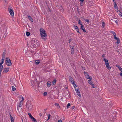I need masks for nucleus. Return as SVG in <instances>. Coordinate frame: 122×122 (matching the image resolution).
I'll return each mask as SVG.
<instances>
[{
	"instance_id": "f257e3e1",
	"label": "nucleus",
	"mask_w": 122,
	"mask_h": 122,
	"mask_svg": "<svg viewBox=\"0 0 122 122\" xmlns=\"http://www.w3.org/2000/svg\"><path fill=\"white\" fill-rule=\"evenodd\" d=\"M40 34L42 38L45 41L46 39V38L47 37L46 33V31L42 28H41L40 29Z\"/></svg>"
},
{
	"instance_id": "f03ea898",
	"label": "nucleus",
	"mask_w": 122,
	"mask_h": 122,
	"mask_svg": "<svg viewBox=\"0 0 122 122\" xmlns=\"http://www.w3.org/2000/svg\"><path fill=\"white\" fill-rule=\"evenodd\" d=\"M26 107L28 110H31L33 107L32 104L30 101H27L26 104Z\"/></svg>"
},
{
	"instance_id": "7ed1b4c3",
	"label": "nucleus",
	"mask_w": 122,
	"mask_h": 122,
	"mask_svg": "<svg viewBox=\"0 0 122 122\" xmlns=\"http://www.w3.org/2000/svg\"><path fill=\"white\" fill-rule=\"evenodd\" d=\"M5 62L6 64L8 66H10L12 65L11 60L9 57H7L6 58Z\"/></svg>"
},
{
	"instance_id": "20e7f679",
	"label": "nucleus",
	"mask_w": 122,
	"mask_h": 122,
	"mask_svg": "<svg viewBox=\"0 0 122 122\" xmlns=\"http://www.w3.org/2000/svg\"><path fill=\"white\" fill-rule=\"evenodd\" d=\"M11 8H12V7H11L10 8L9 7L8 8V10L11 15L12 16H14V12L12 9H11Z\"/></svg>"
},
{
	"instance_id": "39448f33",
	"label": "nucleus",
	"mask_w": 122,
	"mask_h": 122,
	"mask_svg": "<svg viewBox=\"0 0 122 122\" xmlns=\"http://www.w3.org/2000/svg\"><path fill=\"white\" fill-rule=\"evenodd\" d=\"M74 28L76 29V31L80 34H81V33L79 32V30L78 27L74 25Z\"/></svg>"
},
{
	"instance_id": "423d86ee",
	"label": "nucleus",
	"mask_w": 122,
	"mask_h": 122,
	"mask_svg": "<svg viewBox=\"0 0 122 122\" xmlns=\"http://www.w3.org/2000/svg\"><path fill=\"white\" fill-rule=\"evenodd\" d=\"M69 79L70 81H71V83H72L73 81V79L71 76H70L69 77Z\"/></svg>"
},
{
	"instance_id": "0eeeda50",
	"label": "nucleus",
	"mask_w": 122,
	"mask_h": 122,
	"mask_svg": "<svg viewBox=\"0 0 122 122\" xmlns=\"http://www.w3.org/2000/svg\"><path fill=\"white\" fill-rule=\"evenodd\" d=\"M27 16L28 17V18L29 19V20L32 22H33V20L31 17L29 15H27Z\"/></svg>"
},
{
	"instance_id": "6e6552de",
	"label": "nucleus",
	"mask_w": 122,
	"mask_h": 122,
	"mask_svg": "<svg viewBox=\"0 0 122 122\" xmlns=\"http://www.w3.org/2000/svg\"><path fill=\"white\" fill-rule=\"evenodd\" d=\"M4 70L3 71V72L4 73H5L7 72L9 70V68H4Z\"/></svg>"
},
{
	"instance_id": "1a4fd4ad",
	"label": "nucleus",
	"mask_w": 122,
	"mask_h": 122,
	"mask_svg": "<svg viewBox=\"0 0 122 122\" xmlns=\"http://www.w3.org/2000/svg\"><path fill=\"white\" fill-rule=\"evenodd\" d=\"M30 119H31L32 121L33 122H37L36 119H35V118H34L33 117H32Z\"/></svg>"
},
{
	"instance_id": "9d476101",
	"label": "nucleus",
	"mask_w": 122,
	"mask_h": 122,
	"mask_svg": "<svg viewBox=\"0 0 122 122\" xmlns=\"http://www.w3.org/2000/svg\"><path fill=\"white\" fill-rule=\"evenodd\" d=\"M36 41H35V42L34 43V44L33 46L34 47H36L38 46V45L37 44V42Z\"/></svg>"
},
{
	"instance_id": "9b49d317",
	"label": "nucleus",
	"mask_w": 122,
	"mask_h": 122,
	"mask_svg": "<svg viewBox=\"0 0 122 122\" xmlns=\"http://www.w3.org/2000/svg\"><path fill=\"white\" fill-rule=\"evenodd\" d=\"M51 82L50 81H48L46 83L48 87H50L51 85Z\"/></svg>"
},
{
	"instance_id": "f8f14e48",
	"label": "nucleus",
	"mask_w": 122,
	"mask_h": 122,
	"mask_svg": "<svg viewBox=\"0 0 122 122\" xmlns=\"http://www.w3.org/2000/svg\"><path fill=\"white\" fill-rule=\"evenodd\" d=\"M40 62V61L37 60H36L35 61V63L36 65H38V64H39Z\"/></svg>"
},
{
	"instance_id": "ddd939ff",
	"label": "nucleus",
	"mask_w": 122,
	"mask_h": 122,
	"mask_svg": "<svg viewBox=\"0 0 122 122\" xmlns=\"http://www.w3.org/2000/svg\"><path fill=\"white\" fill-rule=\"evenodd\" d=\"M5 50L4 51L3 53L2 54V58H5Z\"/></svg>"
},
{
	"instance_id": "4468645a",
	"label": "nucleus",
	"mask_w": 122,
	"mask_h": 122,
	"mask_svg": "<svg viewBox=\"0 0 122 122\" xmlns=\"http://www.w3.org/2000/svg\"><path fill=\"white\" fill-rule=\"evenodd\" d=\"M56 82V79H55L52 82V84L53 85L55 84Z\"/></svg>"
},
{
	"instance_id": "2eb2a0df",
	"label": "nucleus",
	"mask_w": 122,
	"mask_h": 122,
	"mask_svg": "<svg viewBox=\"0 0 122 122\" xmlns=\"http://www.w3.org/2000/svg\"><path fill=\"white\" fill-rule=\"evenodd\" d=\"M54 105H55V106H57V107L58 108H60V106H59V104L58 103H55L54 104Z\"/></svg>"
},
{
	"instance_id": "dca6fc26",
	"label": "nucleus",
	"mask_w": 122,
	"mask_h": 122,
	"mask_svg": "<svg viewBox=\"0 0 122 122\" xmlns=\"http://www.w3.org/2000/svg\"><path fill=\"white\" fill-rule=\"evenodd\" d=\"M88 82L89 83V84H90L91 85L92 84H93V83L92 81L90 80H88Z\"/></svg>"
},
{
	"instance_id": "f3484780",
	"label": "nucleus",
	"mask_w": 122,
	"mask_h": 122,
	"mask_svg": "<svg viewBox=\"0 0 122 122\" xmlns=\"http://www.w3.org/2000/svg\"><path fill=\"white\" fill-rule=\"evenodd\" d=\"M102 28H104L105 27V23L104 22H102Z\"/></svg>"
},
{
	"instance_id": "a211bd4d",
	"label": "nucleus",
	"mask_w": 122,
	"mask_h": 122,
	"mask_svg": "<svg viewBox=\"0 0 122 122\" xmlns=\"http://www.w3.org/2000/svg\"><path fill=\"white\" fill-rule=\"evenodd\" d=\"M26 34L27 36H29L30 35V33L29 32H27L26 33Z\"/></svg>"
},
{
	"instance_id": "6ab92c4d",
	"label": "nucleus",
	"mask_w": 122,
	"mask_h": 122,
	"mask_svg": "<svg viewBox=\"0 0 122 122\" xmlns=\"http://www.w3.org/2000/svg\"><path fill=\"white\" fill-rule=\"evenodd\" d=\"M28 114L29 115V117L30 118H31L33 116H32L31 115V113H30L28 112Z\"/></svg>"
},
{
	"instance_id": "aec40b11",
	"label": "nucleus",
	"mask_w": 122,
	"mask_h": 122,
	"mask_svg": "<svg viewBox=\"0 0 122 122\" xmlns=\"http://www.w3.org/2000/svg\"><path fill=\"white\" fill-rule=\"evenodd\" d=\"M35 41L34 40H33L31 41V43L32 46L34 44V43L35 42Z\"/></svg>"
},
{
	"instance_id": "412c9836",
	"label": "nucleus",
	"mask_w": 122,
	"mask_h": 122,
	"mask_svg": "<svg viewBox=\"0 0 122 122\" xmlns=\"http://www.w3.org/2000/svg\"><path fill=\"white\" fill-rule=\"evenodd\" d=\"M103 61L105 62V63H107L108 62V60L107 59H106L105 58H104L103 59Z\"/></svg>"
},
{
	"instance_id": "4be33fe9",
	"label": "nucleus",
	"mask_w": 122,
	"mask_h": 122,
	"mask_svg": "<svg viewBox=\"0 0 122 122\" xmlns=\"http://www.w3.org/2000/svg\"><path fill=\"white\" fill-rule=\"evenodd\" d=\"M114 8L117 9L116 8H118L117 6V4L115 2H114Z\"/></svg>"
},
{
	"instance_id": "5701e85b",
	"label": "nucleus",
	"mask_w": 122,
	"mask_h": 122,
	"mask_svg": "<svg viewBox=\"0 0 122 122\" xmlns=\"http://www.w3.org/2000/svg\"><path fill=\"white\" fill-rule=\"evenodd\" d=\"M81 25V26L80 27L81 29V30H82V29H83L84 28V26L82 24Z\"/></svg>"
},
{
	"instance_id": "b1692460",
	"label": "nucleus",
	"mask_w": 122,
	"mask_h": 122,
	"mask_svg": "<svg viewBox=\"0 0 122 122\" xmlns=\"http://www.w3.org/2000/svg\"><path fill=\"white\" fill-rule=\"evenodd\" d=\"M74 51H75L74 49H71V54L72 55H73L74 53Z\"/></svg>"
},
{
	"instance_id": "393cba45",
	"label": "nucleus",
	"mask_w": 122,
	"mask_h": 122,
	"mask_svg": "<svg viewBox=\"0 0 122 122\" xmlns=\"http://www.w3.org/2000/svg\"><path fill=\"white\" fill-rule=\"evenodd\" d=\"M117 12H118V11H119V12H120V13L119 14V15H120V16H122V13L118 9V8H117Z\"/></svg>"
},
{
	"instance_id": "a878e982",
	"label": "nucleus",
	"mask_w": 122,
	"mask_h": 122,
	"mask_svg": "<svg viewBox=\"0 0 122 122\" xmlns=\"http://www.w3.org/2000/svg\"><path fill=\"white\" fill-rule=\"evenodd\" d=\"M12 90L13 91H15V90H16V89L14 86H12Z\"/></svg>"
},
{
	"instance_id": "bb28decb",
	"label": "nucleus",
	"mask_w": 122,
	"mask_h": 122,
	"mask_svg": "<svg viewBox=\"0 0 122 122\" xmlns=\"http://www.w3.org/2000/svg\"><path fill=\"white\" fill-rule=\"evenodd\" d=\"M106 67H107V68L109 70H110L111 69V67L109 65H108V66H107Z\"/></svg>"
},
{
	"instance_id": "cd10ccee",
	"label": "nucleus",
	"mask_w": 122,
	"mask_h": 122,
	"mask_svg": "<svg viewBox=\"0 0 122 122\" xmlns=\"http://www.w3.org/2000/svg\"><path fill=\"white\" fill-rule=\"evenodd\" d=\"M87 78L88 79H90V80H92V77L91 76H88V77H87Z\"/></svg>"
},
{
	"instance_id": "c85d7f7f",
	"label": "nucleus",
	"mask_w": 122,
	"mask_h": 122,
	"mask_svg": "<svg viewBox=\"0 0 122 122\" xmlns=\"http://www.w3.org/2000/svg\"><path fill=\"white\" fill-rule=\"evenodd\" d=\"M77 95H78V96H79V97H81V95L80 94V92H78L77 93Z\"/></svg>"
},
{
	"instance_id": "c756f323",
	"label": "nucleus",
	"mask_w": 122,
	"mask_h": 122,
	"mask_svg": "<svg viewBox=\"0 0 122 122\" xmlns=\"http://www.w3.org/2000/svg\"><path fill=\"white\" fill-rule=\"evenodd\" d=\"M71 106V104L70 103H68L67 106L66 107L67 108V109L69 107V106Z\"/></svg>"
},
{
	"instance_id": "7c9ffc66",
	"label": "nucleus",
	"mask_w": 122,
	"mask_h": 122,
	"mask_svg": "<svg viewBox=\"0 0 122 122\" xmlns=\"http://www.w3.org/2000/svg\"><path fill=\"white\" fill-rule=\"evenodd\" d=\"M69 47L71 49H73L74 47L73 46H71L70 45H69Z\"/></svg>"
},
{
	"instance_id": "2f4dec72",
	"label": "nucleus",
	"mask_w": 122,
	"mask_h": 122,
	"mask_svg": "<svg viewBox=\"0 0 122 122\" xmlns=\"http://www.w3.org/2000/svg\"><path fill=\"white\" fill-rule=\"evenodd\" d=\"M76 91V93L78 92H80L79 90L78 89V88L77 89H76L75 90Z\"/></svg>"
},
{
	"instance_id": "473e14b6",
	"label": "nucleus",
	"mask_w": 122,
	"mask_h": 122,
	"mask_svg": "<svg viewBox=\"0 0 122 122\" xmlns=\"http://www.w3.org/2000/svg\"><path fill=\"white\" fill-rule=\"evenodd\" d=\"M117 44H119L120 42V40L119 39H118L117 40Z\"/></svg>"
},
{
	"instance_id": "72a5a7b5",
	"label": "nucleus",
	"mask_w": 122,
	"mask_h": 122,
	"mask_svg": "<svg viewBox=\"0 0 122 122\" xmlns=\"http://www.w3.org/2000/svg\"><path fill=\"white\" fill-rule=\"evenodd\" d=\"M116 67H117L119 69V68H120L121 67L120 66L117 64L116 65Z\"/></svg>"
},
{
	"instance_id": "f704fd0d",
	"label": "nucleus",
	"mask_w": 122,
	"mask_h": 122,
	"mask_svg": "<svg viewBox=\"0 0 122 122\" xmlns=\"http://www.w3.org/2000/svg\"><path fill=\"white\" fill-rule=\"evenodd\" d=\"M48 10L50 12H52V10H51L50 8L49 7H48Z\"/></svg>"
},
{
	"instance_id": "c9c22d12",
	"label": "nucleus",
	"mask_w": 122,
	"mask_h": 122,
	"mask_svg": "<svg viewBox=\"0 0 122 122\" xmlns=\"http://www.w3.org/2000/svg\"><path fill=\"white\" fill-rule=\"evenodd\" d=\"M81 20H79L78 22V23L80 25H81V24H82L81 23Z\"/></svg>"
},
{
	"instance_id": "e433bc0d",
	"label": "nucleus",
	"mask_w": 122,
	"mask_h": 122,
	"mask_svg": "<svg viewBox=\"0 0 122 122\" xmlns=\"http://www.w3.org/2000/svg\"><path fill=\"white\" fill-rule=\"evenodd\" d=\"M47 94V92H44L43 93V95L44 96H46Z\"/></svg>"
},
{
	"instance_id": "4c0bfd02",
	"label": "nucleus",
	"mask_w": 122,
	"mask_h": 122,
	"mask_svg": "<svg viewBox=\"0 0 122 122\" xmlns=\"http://www.w3.org/2000/svg\"><path fill=\"white\" fill-rule=\"evenodd\" d=\"M74 108H75V107L74 106H72L71 107V109H72L73 110H74Z\"/></svg>"
},
{
	"instance_id": "58836bf2",
	"label": "nucleus",
	"mask_w": 122,
	"mask_h": 122,
	"mask_svg": "<svg viewBox=\"0 0 122 122\" xmlns=\"http://www.w3.org/2000/svg\"><path fill=\"white\" fill-rule=\"evenodd\" d=\"M72 84H73V86H74V85H76L75 83V82L74 81H73L72 82Z\"/></svg>"
},
{
	"instance_id": "ea45409f",
	"label": "nucleus",
	"mask_w": 122,
	"mask_h": 122,
	"mask_svg": "<svg viewBox=\"0 0 122 122\" xmlns=\"http://www.w3.org/2000/svg\"><path fill=\"white\" fill-rule=\"evenodd\" d=\"M105 64H106V67L107 66H108V65H109V63L108 62H107L105 63Z\"/></svg>"
},
{
	"instance_id": "a19ab883",
	"label": "nucleus",
	"mask_w": 122,
	"mask_h": 122,
	"mask_svg": "<svg viewBox=\"0 0 122 122\" xmlns=\"http://www.w3.org/2000/svg\"><path fill=\"white\" fill-rule=\"evenodd\" d=\"M21 103H19V105H18V106L19 107H20L21 106Z\"/></svg>"
},
{
	"instance_id": "79ce46f5",
	"label": "nucleus",
	"mask_w": 122,
	"mask_h": 122,
	"mask_svg": "<svg viewBox=\"0 0 122 122\" xmlns=\"http://www.w3.org/2000/svg\"><path fill=\"white\" fill-rule=\"evenodd\" d=\"M50 116H51V115L50 114H49L48 115V118L49 119H50Z\"/></svg>"
},
{
	"instance_id": "37998d69",
	"label": "nucleus",
	"mask_w": 122,
	"mask_h": 122,
	"mask_svg": "<svg viewBox=\"0 0 122 122\" xmlns=\"http://www.w3.org/2000/svg\"><path fill=\"white\" fill-rule=\"evenodd\" d=\"M114 39L116 40H117L119 39L117 37H114Z\"/></svg>"
},
{
	"instance_id": "c03bdc74",
	"label": "nucleus",
	"mask_w": 122,
	"mask_h": 122,
	"mask_svg": "<svg viewBox=\"0 0 122 122\" xmlns=\"http://www.w3.org/2000/svg\"><path fill=\"white\" fill-rule=\"evenodd\" d=\"M72 40V39H70L69 40V43H70V42Z\"/></svg>"
},
{
	"instance_id": "a18cd8bd",
	"label": "nucleus",
	"mask_w": 122,
	"mask_h": 122,
	"mask_svg": "<svg viewBox=\"0 0 122 122\" xmlns=\"http://www.w3.org/2000/svg\"><path fill=\"white\" fill-rule=\"evenodd\" d=\"M10 120L11 121V122H14V120L13 118H11Z\"/></svg>"
},
{
	"instance_id": "49530a36",
	"label": "nucleus",
	"mask_w": 122,
	"mask_h": 122,
	"mask_svg": "<svg viewBox=\"0 0 122 122\" xmlns=\"http://www.w3.org/2000/svg\"><path fill=\"white\" fill-rule=\"evenodd\" d=\"M85 21L86 22H87V23H88L89 21V20L87 19H86L85 20Z\"/></svg>"
},
{
	"instance_id": "de8ad7c7",
	"label": "nucleus",
	"mask_w": 122,
	"mask_h": 122,
	"mask_svg": "<svg viewBox=\"0 0 122 122\" xmlns=\"http://www.w3.org/2000/svg\"><path fill=\"white\" fill-rule=\"evenodd\" d=\"M91 85L92 86L93 88H95L94 85L93 83V84H92Z\"/></svg>"
},
{
	"instance_id": "09e8293b",
	"label": "nucleus",
	"mask_w": 122,
	"mask_h": 122,
	"mask_svg": "<svg viewBox=\"0 0 122 122\" xmlns=\"http://www.w3.org/2000/svg\"><path fill=\"white\" fill-rule=\"evenodd\" d=\"M119 70L120 71L122 72V68L121 67L120 68H119Z\"/></svg>"
},
{
	"instance_id": "8fccbe9b",
	"label": "nucleus",
	"mask_w": 122,
	"mask_h": 122,
	"mask_svg": "<svg viewBox=\"0 0 122 122\" xmlns=\"http://www.w3.org/2000/svg\"><path fill=\"white\" fill-rule=\"evenodd\" d=\"M4 59L5 58H2V59L1 60V61H2L3 62H4Z\"/></svg>"
},
{
	"instance_id": "3c124183",
	"label": "nucleus",
	"mask_w": 122,
	"mask_h": 122,
	"mask_svg": "<svg viewBox=\"0 0 122 122\" xmlns=\"http://www.w3.org/2000/svg\"><path fill=\"white\" fill-rule=\"evenodd\" d=\"M82 30H83V31L84 32H86V31L85 30V29L84 28L82 29Z\"/></svg>"
},
{
	"instance_id": "603ef678",
	"label": "nucleus",
	"mask_w": 122,
	"mask_h": 122,
	"mask_svg": "<svg viewBox=\"0 0 122 122\" xmlns=\"http://www.w3.org/2000/svg\"><path fill=\"white\" fill-rule=\"evenodd\" d=\"M119 74H120V76H122V72H120L119 73Z\"/></svg>"
},
{
	"instance_id": "864d4df0",
	"label": "nucleus",
	"mask_w": 122,
	"mask_h": 122,
	"mask_svg": "<svg viewBox=\"0 0 122 122\" xmlns=\"http://www.w3.org/2000/svg\"><path fill=\"white\" fill-rule=\"evenodd\" d=\"M79 0L81 1V3L82 4V3L83 2V1H84V0Z\"/></svg>"
},
{
	"instance_id": "5fc2aeb1",
	"label": "nucleus",
	"mask_w": 122,
	"mask_h": 122,
	"mask_svg": "<svg viewBox=\"0 0 122 122\" xmlns=\"http://www.w3.org/2000/svg\"><path fill=\"white\" fill-rule=\"evenodd\" d=\"M74 88H75V90L76 89V87H77L76 85H74Z\"/></svg>"
},
{
	"instance_id": "6e6d98bb",
	"label": "nucleus",
	"mask_w": 122,
	"mask_h": 122,
	"mask_svg": "<svg viewBox=\"0 0 122 122\" xmlns=\"http://www.w3.org/2000/svg\"><path fill=\"white\" fill-rule=\"evenodd\" d=\"M10 119H11V118H13V117L11 116L10 114Z\"/></svg>"
},
{
	"instance_id": "4d7b16f0",
	"label": "nucleus",
	"mask_w": 122,
	"mask_h": 122,
	"mask_svg": "<svg viewBox=\"0 0 122 122\" xmlns=\"http://www.w3.org/2000/svg\"><path fill=\"white\" fill-rule=\"evenodd\" d=\"M115 22H116V23L117 24H118V21L117 20H116L115 21Z\"/></svg>"
},
{
	"instance_id": "13d9d810",
	"label": "nucleus",
	"mask_w": 122,
	"mask_h": 122,
	"mask_svg": "<svg viewBox=\"0 0 122 122\" xmlns=\"http://www.w3.org/2000/svg\"><path fill=\"white\" fill-rule=\"evenodd\" d=\"M3 68H0V72H2V71L3 70Z\"/></svg>"
},
{
	"instance_id": "bf43d9fd",
	"label": "nucleus",
	"mask_w": 122,
	"mask_h": 122,
	"mask_svg": "<svg viewBox=\"0 0 122 122\" xmlns=\"http://www.w3.org/2000/svg\"><path fill=\"white\" fill-rule=\"evenodd\" d=\"M58 122H62L61 120H58Z\"/></svg>"
},
{
	"instance_id": "052dcab7",
	"label": "nucleus",
	"mask_w": 122,
	"mask_h": 122,
	"mask_svg": "<svg viewBox=\"0 0 122 122\" xmlns=\"http://www.w3.org/2000/svg\"><path fill=\"white\" fill-rule=\"evenodd\" d=\"M86 78H87V77H88V76H89V75L88 74H86V75H85Z\"/></svg>"
},
{
	"instance_id": "680f3d73",
	"label": "nucleus",
	"mask_w": 122,
	"mask_h": 122,
	"mask_svg": "<svg viewBox=\"0 0 122 122\" xmlns=\"http://www.w3.org/2000/svg\"><path fill=\"white\" fill-rule=\"evenodd\" d=\"M10 83L12 85H13L14 84L13 83L12 81L10 82Z\"/></svg>"
},
{
	"instance_id": "e2e57ef3",
	"label": "nucleus",
	"mask_w": 122,
	"mask_h": 122,
	"mask_svg": "<svg viewBox=\"0 0 122 122\" xmlns=\"http://www.w3.org/2000/svg\"><path fill=\"white\" fill-rule=\"evenodd\" d=\"M23 100H21L20 101V103H22V102H23Z\"/></svg>"
},
{
	"instance_id": "0e129e2a",
	"label": "nucleus",
	"mask_w": 122,
	"mask_h": 122,
	"mask_svg": "<svg viewBox=\"0 0 122 122\" xmlns=\"http://www.w3.org/2000/svg\"><path fill=\"white\" fill-rule=\"evenodd\" d=\"M0 68H3V66H0Z\"/></svg>"
},
{
	"instance_id": "69168bd1",
	"label": "nucleus",
	"mask_w": 122,
	"mask_h": 122,
	"mask_svg": "<svg viewBox=\"0 0 122 122\" xmlns=\"http://www.w3.org/2000/svg\"><path fill=\"white\" fill-rule=\"evenodd\" d=\"M84 72V74H85V75H86V74H88V73H87V72H85V71Z\"/></svg>"
},
{
	"instance_id": "338daca9",
	"label": "nucleus",
	"mask_w": 122,
	"mask_h": 122,
	"mask_svg": "<svg viewBox=\"0 0 122 122\" xmlns=\"http://www.w3.org/2000/svg\"><path fill=\"white\" fill-rule=\"evenodd\" d=\"M82 69L83 70H84L85 69V67H82Z\"/></svg>"
},
{
	"instance_id": "774afa93",
	"label": "nucleus",
	"mask_w": 122,
	"mask_h": 122,
	"mask_svg": "<svg viewBox=\"0 0 122 122\" xmlns=\"http://www.w3.org/2000/svg\"><path fill=\"white\" fill-rule=\"evenodd\" d=\"M4 62L2 61H1L0 63V64H2Z\"/></svg>"
}]
</instances>
